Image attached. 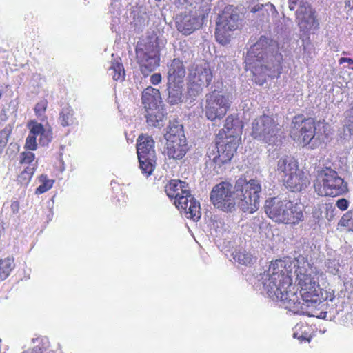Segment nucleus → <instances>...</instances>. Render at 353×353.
I'll return each instance as SVG.
<instances>
[{"mask_svg": "<svg viewBox=\"0 0 353 353\" xmlns=\"http://www.w3.org/2000/svg\"><path fill=\"white\" fill-rule=\"evenodd\" d=\"M260 183L245 178L236 180L234 187L229 182L216 185L211 191L210 199L215 208L224 212H232L236 205L244 212L252 214L259 207Z\"/></svg>", "mask_w": 353, "mask_h": 353, "instance_id": "nucleus-1", "label": "nucleus"}, {"mask_svg": "<svg viewBox=\"0 0 353 353\" xmlns=\"http://www.w3.org/2000/svg\"><path fill=\"white\" fill-rule=\"evenodd\" d=\"M276 45L265 37L252 45L245 59L246 69L250 70L254 80L259 85H263L268 77H274L281 73V55L274 52Z\"/></svg>", "mask_w": 353, "mask_h": 353, "instance_id": "nucleus-2", "label": "nucleus"}, {"mask_svg": "<svg viewBox=\"0 0 353 353\" xmlns=\"http://www.w3.org/2000/svg\"><path fill=\"white\" fill-rule=\"evenodd\" d=\"M296 263L290 259L276 260L270 263L268 270L258 276V282L263 286L267 296L274 301H279L285 309V302L290 301L288 294L292 289L294 290L292 268H295Z\"/></svg>", "mask_w": 353, "mask_h": 353, "instance_id": "nucleus-3", "label": "nucleus"}, {"mask_svg": "<svg viewBox=\"0 0 353 353\" xmlns=\"http://www.w3.org/2000/svg\"><path fill=\"white\" fill-rule=\"evenodd\" d=\"M224 128L225 133H228L227 138L230 140L220 148L210 146L207 152L206 163L209 166L214 165L216 173L221 172V166L230 162L236 152L243 124L237 115L231 114L226 118Z\"/></svg>", "mask_w": 353, "mask_h": 353, "instance_id": "nucleus-4", "label": "nucleus"}, {"mask_svg": "<svg viewBox=\"0 0 353 353\" xmlns=\"http://www.w3.org/2000/svg\"><path fill=\"white\" fill-rule=\"evenodd\" d=\"M168 196L174 199V205L183 212L187 219L197 221L201 217L199 203L190 194L188 184L180 180H171L165 186Z\"/></svg>", "mask_w": 353, "mask_h": 353, "instance_id": "nucleus-5", "label": "nucleus"}, {"mask_svg": "<svg viewBox=\"0 0 353 353\" xmlns=\"http://www.w3.org/2000/svg\"><path fill=\"white\" fill-rule=\"evenodd\" d=\"M303 205L287 199L273 197L265 201V212L275 222L296 224L303 219Z\"/></svg>", "mask_w": 353, "mask_h": 353, "instance_id": "nucleus-6", "label": "nucleus"}, {"mask_svg": "<svg viewBox=\"0 0 353 353\" xmlns=\"http://www.w3.org/2000/svg\"><path fill=\"white\" fill-rule=\"evenodd\" d=\"M321 289L319 284L301 287L300 288V294L302 302L299 301V297L294 290H291L288 296L290 301L285 302L286 310L294 314H305L307 316L321 315L322 312L316 309L314 304L319 301L321 296Z\"/></svg>", "mask_w": 353, "mask_h": 353, "instance_id": "nucleus-7", "label": "nucleus"}, {"mask_svg": "<svg viewBox=\"0 0 353 353\" xmlns=\"http://www.w3.org/2000/svg\"><path fill=\"white\" fill-rule=\"evenodd\" d=\"M328 125L324 121L314 122L313 119H304L301 123L293 121L290 132L294 139L302 140L304 145H310L311 148L317 147L327 138Z\"/></svg>", "mask_w": 353, "mask_h": 353, "instance_id": "nucleus-8", "label": "nucleus"}, {"mask_svg": "<svg viewBox=\"0 0 353 353\" xmlns=\"http://www.w3.org/2000/svg\"><path fill=\"white\" fill-rule=\"evenodd\" d=\"M315 192L321 196H337L346 193L347 184L336 171L325 168L318 170L314 182Z\"/></svg>", "mask_w": 353, "mask_h": 353, "instance_id": "nucleus-9", "label": "nucleus"}, {"mask_svg": "<svg viewBox=\"0 0 353 353\" xmlns=\"http://www.w3.org/2000/svg\"><path fill=\"white\" fill-rule=\"evenodd\" d=\"M136 59L140 71L148 77L154 71L160 63L159 49L156 40L142 39L136 46Z\"/></svg>", "mask_w": 353, "mask_h": 353, "instance_id": "nucleus-10", "label": "nucleus"}, {"mask_svg": "<svg viewBox=\"0 0 353 353\" xmlns=\"http://www.w3.org/2000/svg\"><path fill=\"white\" fill-rule=\"evenodd\" d=\"M252 135L269 145H279L284 139L279 125L272 118L266 115L261 116L252 122Z\"/></svg>", "mask_w": 353, "mask_h": 353, "instance_id": "nucleus-11", "label": "nucleus"}, {"mask_svg": "<svg viewBox=\"0 0 353 353\" xmlns=\"http://www.w3.org/2000/svg\"><path fill=\"white\" fill-rule=\"evenodd\" d=\"M232 98L229 94L214 91L206 95L205 115L210 121L220 120L229 110Z\"/></svg>", "mask_w": 353, "mask_h": 353, "instance_id": "nucleus-12", "label": "nucleus"}, {"mask_svg": "<svg viewBox=\"0 0 353 353\" xmlns=\"http://www.w3.org/2000/svg\"><path fill=\"white\" fill-rule=\"evenodd\" d=\"M154 141L151 137L141 135L137 143V152L140 169L143 174L149 176L154 171L156 163Z\"/></svg>", "mask_w": 353, "mask_h": 353, "instance_id": "nucleus-13", "label": "nucleus"}, {"mask_svg": "<svg viewBox=\"0 0 353 353\" xmlns=\"http://www.w3.org/2000/svg\"><path fill=\"white\" fill-rule=\"evenodd\" d=\"M239 19V14L233 6H228L224 8L216 23L215 34L219 43L225 45L229 42L230 32L238 28Z\"/></svg>", "mask_w": 353, "mask_h": 353, "instance_id": "nucleus-14", "label": "nucleus"}, {"mask_svg": "<svg viewBox=\"0 0 353 353\" xmlns=\"http://www.w3.org/2000/svg\"><path fill=\"white\" fill-rule=\"evenodd\" d=\"M30 130L26 139V148L30 150H35L38 143L42 145H48L52 139V129L49 125H43L35 121H30L28 123Z\"/></svg>", "mask_w": 353, "mask_h": 353, "instance_id": "nucleus-15", "label": "nucleus"}, {"mask_svg": "<svg viewBox=\"0 0 353 353\" xmlns=\"http://www.w3.org/2000/svg\"><path fill=\"white\" fill-rule=\"evenodd\" d=\"M296 19L301 31L308 32L319 28L314 12L308 3H301L296 12Z\"/></svg>", "mask_w": 353, "mask_h": 353, "instance_id": "nucleus-16", "label": "nucleus"}, {"mask_svg": "<svg viewBox=\"0 0 353 353\" xmlns=\"http://www.w3.org/2000/svg\"><path fill=\"white\" fill-rule=\"evenodd\" d=\"M302 260H303V258ZM293 261L296 262V266L297 267L295 270L296 275V281L300 288L301 287L319 284L317 274L307 261H303L302 265H300L301 262H300L299 259L294 260Z\"/></svg>", "mask_w": 353, "mask_h": 353, "instance_id": "nucleus-17", "label": "nucleus"}, {"mask_svg": "<svg viewBox=\"0 0 353 353\" xmlns=\"http://www.w3.org/2000/svg\"><path fill=\"white\" fill-rule=\"evenodd\" d=\"M212 79V73L208 63L196 65L190 74V81L199 90L210 85Z\"/></svg>", "mask_w": 353, "mask_h": 353, "instance_id": "nucleus-18", "label": "nucleus"}, {"mask_svg": "<svg viewBox=\"0 0 353 353\" xmlns=\"http://www.w3.org/2000/svg\"><path fill=\"white\" fill-rule=\"evenodd\" d=\"M283 181L286 188L294 192L305 190L310 183L307 175L299 169L287 174Z\"/></svg>", "mask_w": 353, "mask_h": 353, "instance_id": "nucleus-19", "label": "nucleus"}, {"mask_svg": "<svg viewBox=\"0 0 353 353\" xmlns=\"http://www.w3.org/2000/svg\"><path fill=\"white\" fill-rule=\"evenodd\" d=\"M203 23V18L196 14H181L176 18L177 30L185 35H189L199 29Z\"/></svg>", "mask_w": 353, "mask_h": 353, "instance_id": "nucleus-20", "label": "nucleus"}, {"mask_svg": "<svg viewBox=\"0 0 353 353\" xmlns=\"http://www.w3.org/2000/svg\"><path fill=\"white\" fill-rule=\"evenodd\" d=\"M166 154L169 159H181L188 151L186 139L182 141H166Z\"/></svg>", "mask_w": 353, "mask_h": 353, "instance_id": "nucleus-21", "label": "nucleus"}, {"mask_svg": "<svg viewBox=\"0 0 353 353\" xmlns=\"http://www.w3.org/2000/svg\"><path fill=\"white\" fill-rule=\"evenodd\" d=\"M185 75V69L183 61L179 59H174L168 65V81L170 83L182 82Z\"/></svg>", "mask_w": 353, "mask_h": 353, "instance_id": "nucleus-22", "label": "nucleus"}, {"mask_svg": "<svg viewBox=\"0 0 353 353\" xmlns=\"http://www.w3.org/2000/svg\"><path fill=\"white\" fill-rule=\"evenodd\" d=\"M142 103L145 109L162 106L159 90L152 86L147 87L142 92Z\"/></svg>", "mask_w": 353, "mask_h": 353, "instance_id": "nucleus-23", "label": "nucleus"}, {"mask_svg": "<svg viewBox=\"0 0 353 353\" xmlns=\"http://www.w3.org/2000/svg\"><path fill=\"white\" fill-rule=\"evenodd\" d=\"M146 110V121L148 125L152 127H161L165 119L166 112L162 106L150 108Z\"/></svg>", "mask_w": 353, "mask_h": 353, "instance_id": "nucleus-24", "label": "nucleus"}, {"mask_svg": "<svg viewBox=\"0 0 353 353\" xmlns=\"http://www.w3.org/2000/svg\"><path fill=\"white\" fill-rule=\"evenodd\" d=\"M123 11L122 5L120 1L113 0L110 8V13L111 14V29L113 32L119 31V25L125 21L124 15L121 16Z\"/></svg>", "mask_w": 353, "mask_h": 353, "instance_id": "nucleus-25", "label": "nucleus"}, {"mask_svg": "<svg viewBox=\"0 0 353 353\" xmlns=\"http://www.w3.org/2000/svg\"><path fill=\"white\" fill-rule=\"evenodd\" d=\"M299 169L297 161L290 156H283L277 162V172L279 174H283V178H285L287 174L294 172Z\"/></svg>", "mask_w": 353, "mask_h": 353, "instance_id": "nucleus-26", "label": "nucleus"}, {"mask_svg": "<svg viewBox=\"0 0 353 353\" xmlns=\"http://www.w3.org/2000/svg\"><path fill=\"white\" fill-rule=\"evenodd\" d=\"M164 137L166 141H182V138L186 139L183 125L176 120L170 122Z\"/></svg>", "mask_w": 353, "mask_h": 353, "instance_id": "nucleus-27", "label": "nucleus"}, {"mask_svg": "<svg viewBox=\"0 0 353 353\" xmlns=\"http://www.w3.org/2000/svg\"><path fill=\"white\" fill-rule=\"evenodd\" d=\"M168 102L170 104H177L182 101L183 83L176 82L170 83L168 81Z\"/></svg>", "mask_w": 353, "mask_h": 353, "instance_id": "nucleus-28", "label": "nucleus"}, {"mask_svg": "<svg viewBox=\"0 0 353 353\" xmlns=\"http://www.w3.org/2000/svg\"><path fill=\"white\" fill-rule=\"evenodd\" d=\"M314 306L316 309H319V312H322L323 314L321 315L318 316H312L313 317H316L319 319H330L331 320L332 317H334V314H332V310H334V305H332L331 306L329 305L328 301L325 300H322L321 297L320 296L319 298V301H316L315 304H314Z\"/></svg>", "mask_w": 353, "mask_h": 353, "instance_id": "nucleus-29", "label": "nucleus"}, {"mask_svg": "<svg viewBox=\"0 0 353 353\" xmlns=\"http://www.w3.org/2000/svg\"><path fill=\"white\" fill-rule=\"evenodd\" d=\"M59 121L62 126L67 127L77 123V118L74 117V111L71 107L63 108L59 114Z\"/></svg>", "mask_w": 353, "mask_h": 353, "instance_id": "nucleus-30", "label": "nucleus"}, {"mask_svg": "<svg viewBox=\"0 0 353 353\" xmlns=\"http://www.w3.org/2000/svg\"><path fill=\"white\" fill-rule=\"evenodd\" d=\"M108 74L114 81H123L125 79V73L123 64L117 59L111 63L108 69Z\"/></svg>", "mask_w": 353, "mask_h": 353, "instance_id": "nucleus-31", "label": "nucleus"}, {"mask_svg": "<svg viewBox=\"0 0 353 353\" xmlns=\"http://www.w3.org/2000/svg\"><path fill=\"white\" fill-rule=\"evenodd\" d=\"M232 256L234 261L245 265L252 264L256 259L252 254L244 250L234 252Z\"/></svg>", "mask_w": 353, "mask_h": 353, "instance_id": "nucleus-32", "label": "nucleus"}, {"mask_svg": "<svg viewBox=\"0 0 353 353\" xmlns=\"http://www.w3.org/2000/svg\"><path fill=\"white\" fill-rule=\"evenodd\" d=\"M14 267V259L7 257L0 260V277L2 280L6 279L10 274Z\"/></svg>", "mask_w": 353, "mask_h": 353, "instance_id": "nucleus-33", "label": "nucleus"}, {"mask_svg": "<svg viewBox=\"0 0 353 353\" xmlns=\"http://www.w3.org/2000/svg\"><path fill=\"white\" fill-rule=\"evenodd\" d=\"M40 185L35 190L36 194H43L50 190L54 184V181L49 179L46 174H41L39 178Z\"/></svg>", "mask_w": 353, "mask_h": 353, "instance_id": "nucleus-34", "label": "nucleus"}, {"mask_svg": "<svg viewBox=\"0 0 353 353\" xmlns=\"http://www.w3.org/2000/svg\"><path fill=\"white\" fill-rule=\"evenodd\" d=\"M343 127L345 132L347 131L350 134H353V101L350 103V108L345 112Z\"/></svg>", "mask_w": 353, "mask_h": 353, "instance_id": "nucleus-35", "label": "nucleus"}, {"mask_svg": "<svg viewBox=\"0 0 353 353\" xmlns=\"http://www.w3.org/2000/svg\"><path fill=\"white\" fill-rule=\"evenodd\" d=\"M35 165H28L19 174L18 179L21 184L27 185L31 180L34 172Z\"/></svg>", "mask_w": 353, "mask_h": 353, "instance_id": "nucleus-36", "label": "nucleus"}, {"mask_svg": "<svg viewBox=\"0 0 353 353\" xmlns=\"http://www.w3.org/2000/svg\"><path fill=\"white\" fill-rule=\"evenodd\" d=\"M35 345L23 353H43L48 347V342L43 339H36L33 340Z\"/></svg>", "mask_w": 353, "mask_h": 353, "instance_id": "nucleus-37", "label": "nucleus"}, {"mask_svg": "<svg viewBox=\"0 0 353 353\" xmlns=\"http://www.w3.org/2000/svg\"><path fill=\"white\" fill-rule=\"evenodd\" d=\"M307 329V325H304L303 324H297L294 328L293 337L301 341H309V339L307 338V335L305 334V332Z\"/></svg>", "mask_w": 353, "mask_h": 353, "instance_id": "nucleus-38", "label": "nucleus"}, {"mask_svg": "<svg viewBox=\"0 0 353 353\" xmlns=\"http://www.w3.org/2000/svg\"><path fill=\"white\" fill-rule=\"evenodd\" d=\"M35 159L34 154L30 152H23L20 154V163L23 165H34L35 168H37V162L34 163Z\"/></svg>", "mask_w": 353, "mask_h": 353, "instance_id": "nucleus-39", "label": "nucleus"}, {"mask_svg": "<svg viewBox=\"0 0 353 353\" xmlns=\"http://www.w3.org/2000/svg\"><path fill=\"white\" fill-rule=\"evenodd\" d=\"M47 108V101L42 100L38 102L34 108V112L37 117H41L45 112Z\"/></svg>", "mask_w": 353, "mask_h": 353, "instance_id": "nucleus-40", "label": "nucleus"}, {"mask_svg": "<svg viewBox=\"0 0 353 353\" xmlns=\"http://www.w3.org/2000/svg\"><path fill=\"white\" fill-rule=\"evenodd\" d=\"M325 265L327 267V271L331 274H336L338 272L337 264L335 261H331L330 260H328L326 262Z\"/></svg>", "mask_w": 353, "mask_h": 353, "instance_id": "nucleus-41", "label": "nucleus"}, {"mask_svg": "<svg viewBox=\"0 0 353 353\" xmlns=\"http://www.w3.org/2000/svg\"><path fill=\"white\" fill-rule=\"evenodd\" d=\"M336 207L341 210H346L349 206V202L347 199L342 198L339 199L336 203Z\"/></svg>", "mask_w": 353, "mask_h": 353, "instance_id": "nucleus-42", "label": "nucleus"}, {"mask_svg": "<svg viewBox=\"0 0 353 353\" xmlns=\"http://www.w3.org/2000/svg\"><path fill=\"white\" fill-rule=\"evenodd\" d=\"M161 80H162V77L160 73H154L153 74L151 75L150 79V83L154 85H158L159 83H160L161 82Z\"/></svg>", "mask_w": 353, "mask_h": 353, "instance_id": "nucleus-43", "label": "nucleus"}, {"mask_svg": "<svg viewBox=\"0 0 353 353\" xmlns=\"http://www.w3.org/2000/svg\"><path fill=\"white\" fill-rule=\"evenodd\" d=\"M301 3H307L303 0H288V7L290 10H294L296 6H301Z\"/></svg>", "mask_w": 353, "mask_h": 353, "instance_id": "nucleus-44", "label": "nucleus"}, {"mask_svg": "<svg viewBox=\"0 0 353 353\" xmlns=\"http://www.w3.org/2000/svg\"><path fill=\"white\" fill-rule=\"evenodd\" d=\"M339 63L340 64H343L344 63H349L350 66H349V68L353 70V66H351V65H353V59H351V58H347V57H341L339 60Z\"/></svg>", "mask_w": 353, "mask_h": 353, "instance_id": "nucleus-45", "label": "nucleus"}, {"mask_svg": "<svg viewBox=\"0 0 353 353\" xmlns=\"http://www.w3.org/2000/svg\"><path fill=\"white\" fill-rule=\"evenodd\" d=\"M183 58L185 59H190L191 56V52L188 50H184L183 52H182Z\"/></svg>", "mask_w": 353, "mask_h": 353, "instance_id": "nucleus-46", "label": "nucleus"}, {"mask_svg": "<svg viewBox=\"0 0 353 353\" xmlns=\"http://www.w3.org/2000/svg\"><path fill=\"white\" fill-rule=\"evenodd\" d=\"M186 47V45L185 43H180V45H179V48L177 50L178 51L179 50H181V52L183 51V48Z\"/></svg>", "mask_w": 353, "mask_h": 353, "instance_id": "nucleus-47", "label": "nucleus"}, {"mask_svg": "<svg viewBox=\"0 0 353 353\" xmlns=\"http://www.w3.org/2000/svg\"><path fill=\"white\" fill-rule=\"evenodd\" d=\"M2 94H3V90H2V89L0 88V99L2 97Z\"/></svg>", "mask_w": 353, "mask_h": 353, "instance_id": "nucleus-48", "label": "nucleus"}, {"mask_svg": "<svg viewBox=\"0 0 353 353\" xmlns=\"http://www.w3.org/2000/svg\"><path fill=\"white\" fill-rule=\"evenodd\" d=\"M334 299V297L330 298V302H332Z\"/></svg>", "mask_w": 353, "mask_h": 353, "instance_id": "nucleus-49", "label": "nucleus"}]
</instances>
